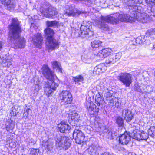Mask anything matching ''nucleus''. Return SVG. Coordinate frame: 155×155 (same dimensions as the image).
Masks as SVG:
<instances>
[{
    "label": "nucleus",
    "mask_w": 155,
    "mask_h": 155,
    "mask_svg": "<svg viewBox=\"0 0 155 155\" xmlns=\"http://www.w3.org/2000/svg\"><path fill=\"white\" fill-rule=\"evenodd\" d=\"M155 17V15L150 14H147L146 12L138 13L137 14L134 13L129 15L123 13H116L117 17L114 16H101V21L98 23V26L101 29L106 31L109 29V26L106 23H110L113 24L118 23L119 20L125 22H135L136 20L142 23L148 22L151 19V16Z\"/></svg>",
    "instance_id": "f257e3e1"
},
{
    "label": "nucleus",
    "mask_w": 155,
    "mask_h": 155,
    "mask_svg": "<svg viewBox=\"0 0 155 155\" xmlns=\"http://www.w3.org/2000/svg\"><path fill=\"white\" fill-rule=\"evenodd\" d=\"M9 28V37L14 45V48H24L25 41L23 38L20 37L21 29L19 22L17 18L12 19V23Z\"/></svg>",
    "instance_id": "f03ea898"
},
{
    "label": "nucleus",
    "mask_w": 155,
    "mask_h": 155,
    "mask_svg": "<svg viewBox=\"0 0 155 155\" xmlns=\"http://www.w3.org/2000/svg\"><path fill=\"white\" fill-rule=\"evenodd\" d=\"M42 72L44 77L51 82L48 85L54 91L58 86V83L56 82V80H54V75L48 66L44 65L42 68Z\"/></svg>",
    "instance_id": "7ed1b4c3"
},
{
    "label": "nucleus",
    "mask_w": 155,
    "mask_h": 155,
    "mask_svg": "<svg viewBox=\"0 0 155 155\" xmlns=\"http://www.w3.org/2000/svg\"><path fill=\"white\" fill-rule=\"evenodd\" d=\"M40 11L42 15L48 18H52L58 13L55 8H52L48 3L42 5Z\"/></svg>",
    "instance_id": "20e7f679"
},
{
    "label": "nucleus",
    "mask_w": 155,
    "mask_h": 155,
    "mask_svg": "<svg viewBox=\"0 0 155 155\" xmlns=\"http://www.w3.org/2000/svg\"><path fill=\"white\" fill-rule=\"evenodd\" d=\"M56 146L61 147L66 150L70 146L71 141L69 137L66 136H57L55 138Z\"/></svg>",
    "instance_id": "39448f33"
},
{
    "label": "nucleus",
    "mask_w": 155,
    "mask_h": 155,
    "mask_svg": "<svg viewBox=\"0 0 155 155\" xmlns=\"http://www.w3.org/2000/svg\"><path fill=\"white\" fill-rule=\"evenodd\" d=\"M118 79L126 87H129L132 82V76L127 73H121L118 76Z\"/></svg>",
    "instance_id": "423d86ee"
},
{
    "label": "nucleus",
    "mask_w": 155,
    "mask_h": 155,
    "mask_svg": "<svg viewBox=\"0 0 155 155\" xmlns=\"http://www.w3.org/2000/svg\"><path fill=\"white\" fill-rule=\"evenodd\" d=\"M59 98L61 102L65 104H70L72 101L71 93L67 91H63L59 94Z\"/></svg>",
    "instance_id": "0eeeda50"
},
{
    "label": "nucleus",
    "mask_w": 155,
    "mask_h": 155,
    "mask_svg": "<svg viewBox=\"0 0 155 155\" xmlns=\"http://www.w3.org/2000/svg\"><path fill=\"white\" fill-rule=\"evenodd\" d=\"M45 45L46 50L50 52L58 48L59 44L58 41L54 38L46 40Z\"/></svg>",
    "instance_id": "6e6552de"
},
{
    "label": "nucleus",
    "mask_w": 155,
    "mask_h": 155,
    "mask_svg": "<svg viewBox=\"0 0 155 155\" xmlns=\"http://www.w3.org/2000/svg\"><path fill=\"white\" fill-rule=\"evenodd\" d=\"M73 138L75 140L76 143L81 144L84 141L85 138L84 134L80 130L78 129L74 130L73 134Z\"/></svg>",
    "instance_id": "1a4fd4ad"
},
{
    "label": "nucleus",
    "mask_w": 155,
    "mask_h": 155,
    "mask_svg": "<svg viewBox=\"0 0 155 155\" xmlns=\"http://www.w3.org/2000/svg\"><path fill=\"white\" fill-rule=\"evenodd\" d=\"M80 33L79 35L87 39L91 38L93 35V32L90 30L88 25H81L80 28Z\"/></svg>",
    "instance_id": "9d476101"
},
{
    "label": "nucleus",
    "mask_w": 155,
    "mask_h": 155,
    "mask_svg": "<svg viewBox=\"0 0 155 155\" xmlns=\"http://www.w3.org/2000/svg\"><path fill=\"white\" fill-rule=\"evenodd\" d=\"M133 137L134 139L138 140H146L148 137L149 134L145 133L143 131H141L138 130H134Z\"/></svg>",
    "instance_id": "9b49d317"
},
{
    "label": "nucleus",
    "mask_w": 155,
    "mask_h": 155,
    "mask_svg": "<svg viewBox=\"0 0 155 155\" xmlns=\"http://www.w3.org/2000/svg\"><path fill=\"white\" fill-rule=\"evenodd\" d=\"M86 107L91 115L96 114L99 111V108H97L96 105L91 101L86 102Z\"/></svg>",
    "instance_id": "f8f14e48"
},
{
    "label": "nucleus",
    "mask_w": 155,
    "mask_h": 155,
    "mask_svg": "<svg viewBox=\"0 0 155 155\" xmlns=\"http://www.w3.org/2000/svg\"><path fill=\"white\" fill-rule=\"evenodd\" d=\"M65 9L66 14L69 16H77L81 13L80 12L74 9L71 5H66Z\"/></svg>",
    "instance_id": "ddd939ff"
},
{
    "label": "nucleus",
    "mask_w": 155,
    "mask_h": 155,
    "mask_svg": "<svg viewBox=\"0 0 155 155\" xmlns=\"http://www.w3.org/2000/svg\"><path fill=\"white\" fill-rule=\"evenodd\" d=\"M32 39L34 44L37 48H41L43 42L42 36L41 34L39 33L35 34Z\"/></svg>",
    "instance_id": "4468645a"
},
{
    "label": "nucleus",
    "mask_w": 155,
    "mask_h": 155,
    "mask_svg": "<svg viewBox=\"0 0 155 155\" xmlns=\"http://www.w3.org/2000/svg\"><path fill=\"white\" fill-rule=\"evenodd\" d=\"M112 52V50L110 48H104L99 51L97 56L101 58H105L110 55Z\"/></svg>",
    "instance_id": "2eb2a0df"
},
{
    "label": "nucleus",
    "mask_w": 155,
    "mask_h": 155,
    "mask_svg": "<svg viewBox=\"0 0 155 155\" xmlns=\"http://www.w3.org/2000/svg\"><path fill=\"white\" fill-rule=\"evenodd\" d=\"M130 135L127 132H125L119 136V143L123 145L127 144L130 140Z\"/></svg>",
    "instance_id": "dca6fc26"
},
{
    "label": "nucleus",
    "mask_w": 155,
    "mask_h": 155,
    "mask_svg": "<svg viewBox=\"0 0 155 155\" xmlns=\"http://www.w3.org/2000/svg\"><path fill=\"white\" fill-rule=\"evenodd\" d=\"M122 116L127 122H130L133 117L131 111L127 109H123L122 110Z\"/></svg>",
    "instance_id": "f3484780"
},
{
    "label": "nucleus",
    "mask_w": 155,
    "mask_h": 155,
    "mask_svg": "<svg viewBox=\"0 0 155 155\" xmlns=\"http://www.w3.org/2000/svg\"><path fill=\"white\" fill-rule=\"evenodd\" d=\"M69 117L71 120V123L72 124V125H73V123L77 124V123L79 120V116L75 111L71 112L69 115Z\"/></svg>",
    "instance_id": "a211bd4d"
},
{
    "label": "nucleus",
    "mask_w": 155,
    "mask_h": 155,
    "mask_svg": "<svg viewBox=\"0 0 155 155\" xmlns=\"http://www.w3.org/2000/svg\"><path fill=\"white\" fill-rule=\"evenodd\" d=\"M58 130L61 133L68 131L71 129L70 126L68 124L64 122H61L58 125Z\"/></svg>",
    "instance_id": "6ab92c4d"
},
{
    "label": "nucleus",
    "mask_w": 155,
    "mask_h": 155,
    "mask_svg": "<svg viewBox=\"0 0 155 155\" xmlns=\"http://www.w3.org/2000/svg\"><path fill=\"white\" fill-rule=\"evenodd\" d=\"M106 101L110 107L115 106L117 108H118L120 106L118 102V99L114 97H113L112 98L110 99H107Z\"/></svg>",
    "instance_id": "aec40b11"
},
{
    "label": "nucleus",
    "mask_w": 155,
    "mask_h": 155,
    "mask_svg": "<svg viewBox=\"0 0 155 155\" xmlns=\"http://www.w3.org/2000/svg\"><path fill=\"white\" fill-rule=\"evenodd\" d=\"M45 37L46 40L48 39L54 38V32L53 30L49 28H47L44 30Z\"/></svg>",
    "instance_id": "412c9836"
},
{
    "label": "nucleus",
    "mask_w": 155,
    "mask_h": 155,
    "mask_svg": "<svg viewBox=\"0 0 155 155\" xmlns=\"http://www.w3.org/2000/svg\"><path fill=\"white\" fill-rule=\"evenodd\" d=\"M98 95H96L95 98V103L98 106H102L104 102V100L101 97L100 94L101 92L98 91Z\"/></svg>",
    "instance_id": "4be33fe9"
},
{
    "label": "nucleus",
    "mask_w": 155,
    "mask_h": 155,
    "mask_svg": "<svg viewBox=\"0 0 155 155\" xmlns=\"http://www.w3.org/2000/svg\"><path fill=\"white\" fill-rule=\"evenodd\" d=\"M2 3L7 6L8 9H13L15 7V5L13 2L12 0H0Z\"/></svg>",
    "instance_id": "5701e85b"
},
{
    "label": "nucleus",
    "mask_w": 155,
    "mask_h": 155,
    "mask_svg": "<svg viewBox=\"0 0 155 155\" xmlns=\"http://www.w3.org/2000/svg\"><path fill=\"white\" fill-rule=\"evenodd\" d=\"M42 145L45 149L48 151L51 150L53 148V144L49 139L46 140H43Z\"/></svg>",
    "instance_id": "b1692460"
},
{
    "label": "nucleus",
    "mask_w": 155,
    "mask_h": 155,
    "mask_svg": "<svg viewBox=\"0 0 155 155\" xmlns=\"http://www.w3.org/2000/svg\"><path fill=\"white\" fill-rule=\"evenodd\" d=\"M96 88L97 91H100V92H104V91L110 90V87L109 84L106 83L104 84H101L99 85H98Z\"/></svg>",
    "instance_id": "393cba45"
},
{
    "label": "nucleus",
    "mask_w": 155,
    "mask_h": 155,
    "mask_svg": "<svg viewBox=\"0 0 155 155\" xmlns=\"http://www.w3.org/2000/svg\"><path fill=\"white\" fill-rule=\"evenodd\" d=\"M52 67L54 68H57L58 70V72L61 73H62V68L60 66V64L58 62L53 61L51 62Z\"/></svg>",
    "instance_id": "a878e982"
},
{
    "label": "nucleus",
    "mask_w": 155,
    "mask_h": 155,
    "mask_svg": "<svg viewBox=\"0 0 155 155\" xmlns=\"http://www.w3.org/2000/svg\"><path fill=\"white\" fill-rule=\"evenodd\" d=\"M113 93V91L110 90L104 91V92L103 91H101V93L104 94L105 97H106V101L107 100V99H110L112 98L113 97L112 96Z\"/></svg>",
    "instance_id": "bb28decb"
},
{
    "label": "nucleus",
    "mask_w": 155,
    "mask_h": 155,
    "mask_svg": "<svg viewBox=\"0 0 155 155\" xmlns=\"http://www.w3.org/2000/svg\"><path fill=\"white\" fill-rule=\"evenodd\" d=\"M117 61L113 57V55H112L106 60L105 64L109 66L110 64H114Z\"/></svg>",
    "instance_id": "cd10ccee"
},
{
    "label": "nucleus",
    "mask_w": 155,
    "mask_h": 155,
    "mask_svg": "<svg viewBox=\"0 0 155 155\" xmlns=\"http://www.w3.org/2000/svg\"><path fill=\"white\" fill-rule=\"evenodd\" d=\"M102 69L101 65H98L95 67L93 70V73L94 75L99 74L101 72H103Z\"/></svg>",
    "instance_id": "c85d7f7f"
},
{
    "label": "nucleus",
    "mask_w": 155,
    "mask_h": 155,
    "mask_svg": "<svg viewBox=\"0 0 155 155\" xmlns=\"http://www.w3.org/2000/svg\"><path fill=\"white\" fill-rule=\"evenodd\" d=\"M149 135L153 138H155V126H152L148 130Z\"/></svg>",
    "instance_id": "c756f323"
},
{
    "label": "nucleus",
    "mask_w": 155,
    "mask_h": 155,
    "mask_svg": "<svg viewBox=\"0 0 155 155\" xmlns=\"http://www.w3.org/2000/svg\"><path fill=\"white\" fill-rule=\"evenodd\" d=\"M101 42L99 40H95L91 42V46L93 48H97L101 45Z\"/></svg>",
    "instance_id": "7c9ffc66"
},
{
    "label": "nucleus",
    "mask_w": 155,
    "mask_h": 155,
    "mask_svg": "<svg viewBox=\"0 0 155 155\" xmlns=\"http://www.w3.org/2000/svg\"><path fill=\"white\" fill-rule=\"evenodd\" d=\"M82 59L84 62L87 63H90L92 61L89 55L87 54H84L82 56Z\"/></svg>",
    "instance_id": "2f4dec72"
},
{
    "label": "nucleus",
    "mask_w": 155,
    "mask_h": 155,
    "mask_svg": "<svg viewBox=\"0 0 155 155\" xmlns=\"http://www.w3.org/2000/svg\"><path fill=\"white\" fill-rule=\"evenodd\" d=\"M50 86L48 85L47 87L44 88L45 92L46 93L47 96L48 97L51 94V93L54 91L51 88Z\"/></svg>",
    "instance_id": "473e14b6"
},
{
    "label": "nucleus",
    "mask_w": 155,
    "mask_h": 155,
    "mask_svg": "<svg viewBox=\"0 0 155 155\" xmlns=\"http://www.w3.org/2000/svg\"><path fill=\"white\" fill-rule=\"evenodd\" d=\"M73 80L75 82L76 84L77 83H78L79 82H82L84 81V79L81 75H78L73 78Z\"/></svg>",
    "instance_id": "72a5a7b5"
},
{
    "label": "nucleus",
    "mask_w": 155,
    "mask_h": 155,
    "mask_svg": "<svg viewBox=\"0 0 155 155\" xmlns=\"http://www.w3.org/2000/svg\"><path fill=\"white\" fill-rule=\"evenodd\" d=\"M47 26L49 27H52L56 26L57 25L58 22L56 21H47L46 22Z\"/></svg>",
    "instance_id": "f704fd0d"
},
{
    "label": "nucleus",
    "mask_w": 155,
    "mask_h": 155,
    "mask_svg": "<svg viewBox=\"0 0 155 155\" xmlns=\"http://www.w3.org/2000/svg\"><path fill=\"white\" fill-rule=\"evenodd\" d=\"M116 122L119 126H122L124 124V120L120 117H118L116 119Z\"/></svg>",
    "instance_id": "c9c22d12"
},
{
    "label": "nucleus",
    "mask_w": 155,
    "mask_h": 155,
    "mask_svg": "<svg viewBox=\"0 0 155 155\" xmlns=\"http://www.w3.org/2000/svg\"><path fill=\"white\" fill-rule=\"evenodd\" d=\"M97 148L96 146L94 144H92L89 147V150L90 152L95 153L97 150Z\"/></svg>",
    "instance_id": "e433bc0d"
},
{
    "label": "nucleus",
    "mask_w": 155,
    "mask_h": 155,
    "mask_svg": "<svg viewBox=\"0 0 155 155\" xmlns=\"http://www.w3.org/2000/svg\"><path fill=\"white\" fill-rule=\"evenodd\" d=\"M39 151L38 149H32L31 150L29 155H38Z\"/></svg>",
    "instance_id": "4c0bfd02"
},
{
    "label": "nucleus",
    "mask_w": 155,
    "mask_h": 155,
    "mask_svg": "<svg viewBox=\"0 0 155 155\" xmlns=\"http://www.w3.org/2000/svg\"><path fill=\"white\" fill-rule=\"evenodd\" d=\"M122 55V53L121 52H120L115 54L114 55H113V57L114 58L116 61H117L120 59Z\"/></svg>",
    "instance_id": "58836bf2"
},
{
    "label": "nucleus",
    "mask_w": 155,
    "mask_h": 155,
    "mask_svg": "<svg viewBox=\"0 0 155 155\" xmlns=\"http://www.w3.org/2000/svg\"><path fill=\"white\" fill-rule=\"evenodd\" d=\"M11 61L12 60L11 59H6L4 63L3 66L5 67H9L12 64Z\"/></svg>",
    "instance_id": "ea45409f"
},
{
    "label": "nucleus",
    "mask_w": 155,
    "mask_h": 155,
    "mask_svg": "<svg viewBox=\"0 0 155 155\" xmlns=\"http://www.w3.org/2000/svg\"><path fill=\"white\" fill-rule=\"evenodd\" d=\"M13 127L12 126V124L9 123L8 125H7L6 127V129L7 131L9 132L10 131H12L13 129Z\"/></svg>",
    "instance_id": "a19ab883"
},
{
    "label": "nucleus",
    "mask_w": 155,
    "mask_h": 155,
    "mask_svg": "<svg viewBox=\"0 0 155 155\" xmlns=\"http://www.w3.org/2000/svg\"><path fill=\"white\" fill-rule=\"evenodd\" d=\"M136 43L137 44H140L142 43V41L141 40L140 37L137 38L135 40Z\"/></svg>",
    "instance_id": "79ce46f5"
},
{
    "label": "nucleus",
    "mask_w": 155,
    "mask_h": 155,
    "mask_svg": "<svg viewBox=\"0 0 155 155\" xmlns=\"http://www.w3.org/2000/svg\"><path fill=\"white\" fill-rule=\"evenodd\" d=\"M146 3L152 5L155 4V0H146Z\"/></svg>",
    "instance_id": "37998d69"
},
{
    "label": "nucleus",
    "mask_w": 155,
    "mask_h": 155,
    "mask_svg": "<svg viewBox=\"0 0 155 155\" xmlns=\"http://www.w3.org/2000/svg\"><path fill=\"white\" fill-rule=\"evenodd\" d=\"M149 31V33L150 35L153 34L155 35V28L150 29Z\"/></svg>",
    "instance_id": "c03bdc74"
},
{
    "label": "nucleus",
    "mask_w": 155,
    "mask_h": 155,
    "mask_svg": "<svg viewBox=\"0 0 155 155\" xmlns=\"http://www.w3.org/2000/svg\"><path fill=\"white\" fill-rule=\"evenodd\" d=\"M40 87L39 85L38 84H37L35 85V90L37 91H38L39 90L40 88Z\"/></svg>",
    "instance_id": "a18cd8bd"
},
{
    "label": "nucleus",
    "mask_w": 155,
    "mask_h": 155,
    "mask_svg": "<svg viewBox=\"0 0 155 155\" xmlns=\"http://www.w3.org/2000/svg\"><path fill=\"white\" fill-rule=\"evenodd\" d=\"M125 155H136L134 153L127 151L125 153Z\"/></svg>",
    "instance_id": "49530a36"
},
{
    "label": "nucleus",
    "mask_w": 155,
    "mask_h": 155,
    "mask_svg": "<svg viewBox=\"0 0 155 155\" xmlns=\"http://www.w3.org/2000/svg\"><path fill=\"white\" fill-rule=\"evenodd\" d=\"M28 114L26 113H25L24 112L23 114V115L24 116V117L26 118H27L28 117Z\"/></svg>",
    "instance_id": "de8ad7c7"
},
{
    "label": "nucleus",
    "mask_w": 155,
    "mask_h": 155,
    "mask_svg": "<svg viewBox=\"0 0 155 155\" xmlns=\"http://www.w3.org/2000/svg\"><path fill=\"white\" fill-rule=\"evenodd\" d=\"M29 142V143H34L35 141L32 138H31L30 139Z\"/></svg>",
    "instance_id": "09e8293b"
},
{
    "label": "nucleus",
    "mask_w": 155,
    "mask_h": 155,
    "mask_svg": "<svg viewBox=\"0 0 155 155\" xmlns=\"http://www.w3.org/2000/svg\"><path fill=\"white\" fill-rule=\"evenodd\" d=\"M101 155H112L111 154H110L109 153L107 152H105L104 153Z\"/></svg>",
    "instance_id": "8fccbe9b"
},
{
    "label": "nucleus",
    "mask_w": 155,
    "mask_h": 155,
    "mask_svg": "<svg viewBox=\"0 0 155 155\" xmlns=\"http://www.w3.org/2000/svg\"><path fill=\"white\" fill-rule=\"evenodd\" d=\"M30 110V109L28 108L27 109V110H26V113L28 114H29V112Z\"/></svg>",
    "instance_id": "3c124183"
},
{
    "label": "nucleus",
    "mask_w": 155,
    "mask_h": 155,
    "mask_svg": "<svg viewBox=\"0 0 155 155\" xmlns=\"http://www.w3.org/2000/svg\"><path fill=\"white\" fill-rule=\"evenodd\" d=\"M2 43L0 41V51L1 50L2 48Z\"/></svg>",
    "instance_id": "603ef678"
},
{
    "label": "nucleus",
    "mask_w": 155,
    "mask_h": 155,
    "mask_svg": "<svg viewBox=\"0 0 155 155\" xmlns=\"http://www.w3.org/2000/svg\"><path fill=\"white\" fill-rule=\"evenodd\" d=\"M109 134H112V133L111 132H109L108 133Z\"/></svg>",
    "instance_id": "864d4df0"
},
{
    "label": "nucleus",
    "mask_w": 155,
    "mask_h": 155,
    "mask_svg": "<svg viewBox=\"0 0 155 155\" xmlns=\"http://www.w3.org/2000/svg\"><path fill=\"white\" fill-rule=\"evenodd\" d=\"M147 12H148V13H150L149 12H148V11H147Z\"/></svg>",
    "instance_id": "5fc2aeb1"
},
{
    "label": "nucleus",
    "mask_w": 155,
    "mask_h": 155,
    "mask_svg": "<svg viewBox=\"0 0 155 155\" xmlns=\"http://www.w3.org/2000/svg\"><path fill=\"white\" fill-rule=\"evenodd\" d=\"M153 46V47H154V48H155V47H154V45Z\"/></svg>",
    "instance_id": "6e6d98bb"
}]
</instances>
